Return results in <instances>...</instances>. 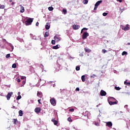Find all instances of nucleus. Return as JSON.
Returning <instances> with one entry per match:
<instances>
[{"label":"nucleus","mask_w":130,"mask_h":130,"mask_svg":"<svg viewBox=\"0 0 130 130\" xmlns=\"http://www.w3.org/2000/svg\"><path fill=\"white\" fill-rule=\"evenodd\" d=\"M54 39L56 41H60V38H59V37L55 36L54 37Z\"/></svg>","instance_id":"obj_16"},{"label":"nucleus","mask_w":130,"mask_h":130,"mask_svg":"<svg viewBox=\"0 0 130 130\" xmlns=\"http://www.w3.org/2000/svg\"><path fill=\"white\" fill-rule=\"evenodd\" d=\"M129 25L128 24H126V26L124 28V31H127L128 30H129Z\"/></svg>","instance_id":"obj_15"},{"label":"nucleus","mask_w":130,"mask_h":130,"mask_svg":"<svg viewBox=\"0 0 130 130\" xmlns=\"http://www.w3.org/2000/svg\"><path fill=\"white\" fill-rule=\"evenodd\" d=\"M69 111H70V112H74V111H75V109H74V108L70 109L69 110Z\"/></svg>","instance_id":"obj_34"},{"label":"nucleus","mask_w":130,"mask_h":130,"mask_svg":"<svg viewBox=\"0 0 130 130\" xmlns=\"http://www.w3.org/2000/svg\"><path fill=\"white\" fill-rule=\"evenodd\" d=\"M37 96H38V97H39L40 98H42V97H43V94H42V92L38 91L37 92Z\"/></svg>","instance_id":"obj_10"},{"label":"nucleus","mask_w":130,"mask_h":130,"mask_svg":"<svg viewBox=\"0 0 130 130\" xmlns=\"http://www.w3.org/2000/svg\"><path fill=\"white\" fill-rule=\"evenodd\" d=\"M101 96H106V92L103 90H102L100 92Z\"/></svg>","instance_id":"obj_9"},{"label":"nucleus","mask_w":130,"mask_h":130,"mask_svg":"<svg viewBox=\"0 0 130 130\" xmlns=\"http://www.w3.org/2000/svg\"><path fill=\"white\" fill-rule=\"evenodd\" d=\"M26 78V77H22L21 78V80H25V79Z\"/></svg>","instance_id":"obj_44"},{"label":"nucleus","mask_w":130,"mask_h":130,"mask_svg":"<svg viewBox=\"0 0 130 130\" xmlns=\"http://www.w3.org/2000/svg\"><path fill=\"white\" fill-rule=\"evenodd\" d=\"M102 3V1H99L95 3L94 5V11H96V10H97V8H98V6H99V5Z\"/></svg>","instance_id":"obj_3"},{"label":"nucleus","mask_w":130,"mask_h":130,"mask_svg":"<svg viewBox=\"0 0 130 130\" xmlns=\"http://www.w3.org/2000/svg\"><path fill=\"white\" fill-rule=\"evenodd\" d=\"M89 36V33L87 32H84L83 34L82 35V39L85 40L87 37Z\"/></svg>","instance_id":"obj_4"},{"label":"nucleus","mask_w":130,"mask_h":130,"mask_svg":"<svg viewBox=\"0 0 130 130\" xmlns=\"http://www.w3.org/2000/svg\"><path fill=\"white\" fill-rule=\"evenodd\" d=\"M121 27L122 30H124V28H125L124 26L121 25Z\"/></svg>","instance_id":"obj_42"},{"label":"nucleus","mask_w":130,"mask_h":130,"mask_svg":"<svg viewBox=\"0 0 130 130\" xmlns=\"http://www.w3.org/2000/svg\"><path fill=\"white\" fill-rule=\"evenodd\" d=\"M84 29H82V30H81V33L82 34V33H83V30Z\"/></svg>","instance_id":"obj_53"},{"label":"nucleus","mask_w":130,"mask_h":130,"mask_svg":"<svg viewBox=\"0 0 130 130\" xmlns=\"http://www.w3.org/2000/svg\"><path fill=\"white\" fill-rule=\"evenodd\" d=\"M124 84L126 86H130V82H126V80L124 81Z\"/></svg>","instance_id":"obj_24"},{"label":"nucleus","mask_w":130,"mask_h":130,"mask_svg":"<svg viewBox=\"0 0 130 130\" xmlns=\"http://www.w3.org/2000/svg\"><path fill=\"white\" fill-rule=\"evenodd\" d=\"M115 89H116L117 91H119V90H120V87H117V86H115Z\"/></svg>","instance_id":"obj_28"},{"label":"nucleus","mask_w":130,"mask_h":130,"mask_svg":"<svg viewBox=\"0 0 130 130\" xmlns=\"http://www.w3.org/2000/svg\"><path fill=\"white\" fill-rule=\"evenodd\" d=\"M12 68L13 69H16V68H17V64H16L15 63H14L12 64Z\"/></svg>","instance_id":"obj_27"},{"label":"nucleus","mask_w":130,"mask_h":130,"mask_svg":"<svg viewBox=\"0 0 130 130\" xmlns=\"http://www.w3.org/2000/svg\"><path fill=\"white\" fill-rule=\"evenodd\" d=\"M11 5H15V2H12V4H11Z\"/></svg>","instance_id":"obj_51"},{"label":"nucleus","mask_w":130,"mask_h":130,"mask_svg":"<svg viewBox=\"0 0 130 130\" xmlns=\"http://www.w3.org/2000/svg\"><path fill=\"white\" fill-rule=\"evenodd\" d=\"M95 77V75H93L92 76H91V78H94Z\"/></svg>","instance_id":"obj_48"},{"label":"nucleus","mask_w":130,"mask_h":130,"mask_svg":"<svg viewBox=\"0 0 130 130\" xmlns=\"http://www.w3.org/2000/svg\"><path fill=\"white\" fill-rule=\"evenodd\" d=\"M108 101L110 105H115L117 104V103L118 102V101L112 102V101H109V100H108Z\"/></svg>","instance_id":"obj_6"},{"label":"nucleus","mask_w":130,"mask_h":130,"mask_svg":"<svg viewBox=\"0 0 130 130\" xmlns=\"http://www.w3.org/2000/svg\"><path fill=\"white\" fill-rule=\"evenodd\" d=\"M83 3L85 5H87V4H88V0H84L83 1Z\"/></svg>","instance_id":"obj_26"},{"label":"nucleus","mask_w":130,"mask_h":130,"mask_svg":"<svg viewBox=\"0 0 130 130\" xmlns=\"http://www.w3.org/2000/svg\"><path fill=\"white\" fill-rule=\"evenodd\" d=\"M109 100V101H117V100H116V99L113 97L109 98V100Z\"/></svg>","instance_id":"obj_14"},{"label":"nucleus","mask_w":130,"mask_h":130,"mask_svg":"<svg viewBox=\"0 0 130 130\" xmlns=\"http://www.w3.org/2000/svg\"><path fill=\"white\" fill-rule=\"evenodd\" d=\"M53 49H58L59 48V45H57L56 46H54L52 47Z\"/></svg>","instance_id":"obj_20"},{"label":"nucleus","mask_w":130,"mask_h":130,"mask_svg":"<svg viewBox=\"0 0 130 130\" xmlns=\"http://www.w3.org/2000/svg\"><path fill=\"white\" fill-rule=\"evenodd\" d=\"M50 102L51 104H52V105H53V106H55V105H56V101L55 100V99H54V98H52V99H50Z\"/></svg>","instance_id":"obj_2"},{"label":"nucleus","mask_w":130,"mask_h":130,"mask_svg":"<svg viewBox=\"0 0 130 130\" xmlns=\"http://www.w3.org/2000/svg\"><path fill=\"white\" fill-rule=\"evenodd\" d=\"M107 15H108V13H105V12H104V13H103V16H104V17H106V16Z\"/></svg>","instance_id":"obj_35"},{"label":"nucleus","mask_w":130,"mask_h":130,"mask_svg":"<svg viewBox=\"0 0 130 130\" xmlns=\"http://www.w3.org/2000/svg\"><path fill=\"white\" fill-rule=\"evenodd\" d=\"M51 121L53 122L54 125H57V123H58V122L54 119H52Z\"/></svg>","instance_id":"obj_13"},{"label":"nucleus","mask_w":130,"mask_h":130,"mask_svg":"<svg viewBox=\"0 0 130 130\" xmlns=\"http://www.w3.org/2000/svg\"><path fill=\"white\" fill-rule=\"evenodd\" d=\"M95 125H96L97 126H99V123L95 122L94 123Z\"/></svg>","instance_id":"obj_40"},{"label":"nucleus","mask_w":130,"mask_h":130,"mask_svg":"<svg viewBox=\"0 0 130 130\" xmlns=\"http://www.w3.org/2000/svg\"><path fill=\"white\" fill-rule=\"evenodd\" d=\"M17 81L18 83H20L21 82V79H18Z\"/></svg>","instance_id":"obj_45"},{"label":"nucleus","mask_w":130,"mask_h":130,"mask_svg":"<svg viewBox=\"0 0 130 130\" xmlns=\"http://www.w3.org/2000/svg\"><path fill=\"white\" fill-rule=\"evenodd\" d=\"M72 28L74 30H78V29H80V25L74 24L73 25Z\"/></svg>","instance_id":"obj_7"},{"label":"nucleus","mask_w":130,"mask_h":130,"mask_svg":"<svg viewBox=\"0 0 130 130\" xmlns=\"http://www.w3.org/2000/svg\"><path fill=\"white\" fill-rule=\"evenodd\" d=\"M36 26H39V22H37L36 23Z\"/></svg>","instance_id":"obj_47"},{"label":"nucleus","mask_w":130,"mask_h":130,"mask_svg":"<svg viewBox=\"0 0 130 130\" xmlns=\"http://www.w3.org/2000/svg\"><path fill=\"white\" fill-rule=\"evenodd\" d=\"M129 44H130V43H128V45H129Z\"/></svg>","instance_id":"obj_55"},{"label":"nucleus","mask_w":130,"mask_h":130,"mask_svg":"<svg viewBox=\"0 0 130 130\" xmlns=\"http://www.w3.org/2000/svg\"><path fill=\"white\" fill-rule=\"evenodd\" d=\"M22 98V96L20 95H19L17 98H16V100H20Z\"/></svg>","instance_id":"obj_25"},{"label":"nucleus","mask_w":130,"mask_h":130,"mask_svg":"<svg viewBox=\"0 0 130 130\" xmlns=\"http://www.w3.org/2000/svg\"><path fill=\"white\" fill-rule=\"evenodd\" d=\"M68 121H71V122L73 121V120H72V119L71 118V117H69V118H68Z\"/></svg>","instance_id":"obj_39"},{"label":"nucleus","mask_w":130,"mask_h":130,"mask_svg":"<svg viewBox=\"0 0 130 130\" xmlns=\"http://www.w3.org/2000/svg\"><path fill=\"white\" fill-rule=\"evenodd\" d=\"M6 8V6L5 5H1L0 9H5Z\"/></svg>","instance_id":"obj_33"},{"label":"nucleus","mask_w":130,"mask_h":130,"mask_svg":"<svg viewBox=\"0 0 130 130\" xmlns=\"http://www.w3.org/2000/svg\"><path fill=\"white\" fill-rule=\"evenodd\" d=\"M82 29H83V30H88V28H87L86 27H84V28H82Z\"/></svg>","instance_id":"obj_50"},{"label":"nucleus","mask_w":130,"mask_h":130,"mask_svg":"<svg viewBox=\"0 0 130 130\" xmlns=\"http://www.w3.org/2000/svg\"><path fill=\"white\" fill-rule=\"evenodd\" d=\"M107 51H106V50H105V49H104L102 50V52L103 53H106Z\"/></svg>","instance_id":"obj_36"},{"label":"nucleus","mask_w":130,"mask_h":130,"mask_svg":"<svg viewBox=\"0 0 130 130\" xmlns=\"http://www.w3.org/2000/svg\"><path fill=\"white\" fill-rule=\"evenodd\" d=\"M84 50L86 52H88V53L91 52V50L89 49L88 48H85Z\"/></svg>","instance_id":"obj_17"},{"label":"nucleus","mask_w":130,"mask_h":130,"mask_svg":"<svg viewBox=\"0 0 130 130\" xmlns=\"http://www.w3.org/2000/svg\"><path fill=\"white\" fill-rule=\"evenodd\" d=\"M41 99H40V100H38V102L39 103V104H41Z\"/></svg>","instance_id":"obj_43"},{"label":"nucleus","mask_w":130,"mask_h":130,"mask_svg":"<svg viewBox=\"0 0 130 130\" xmlns=\"http://www.w3.org/2000/svg\"><path fill=\"white\" fill-rule=\"evenodd\" d=\"M20 12L24 13V12H25V8H24V7H23V6L22 5H20Z\"/></svg>","instance_id":"obj_12"},{"label":"nucleus","mask_w":130,"mask_h":130,"mask_svg":"<svg viewBox=\"0 0 130 130\" xmlns=\"http://www.w3.org/2000/svg\"><path fill=\"white\" fill-rule=\"evenodd\" d=\"M76 91H80V88L79 87L76 88Z\"/></svg>","instance_id":"obj_46"},{"label":"nucleus","mask_w":130,"mask_h":130,"mask_svg":"<svg viewBox=\"0 0 130 130\" xmlns=\"http://www.w3.org/2000/svg\"><path fill=\"white\" fill-rule=\"evenodd\" d=\"M81 80H82V82H85V81H86V78H85V75L82 76Z\"/></svg>","instance_id":"obj_22"},{"label":"nucleus","mask_w":130,"mask_h":130,"mask_svg":"<svg viewBox=\"0 0 130 130\" xmlns=\"http://www.w3.org/2000/svg\"><path fill=\"white\" fill-rule=\"evenodd\" d=\"M49 23H47L45 26V29L46 30H49V28H50V26L49 25Z\"/></svg>","instance_id":"obj_18"},{"label":"nucleus","mask_w":130,"mask_h":130,"mask_svg":"<svg viewBox=\"0 0 130 130\" xmlns=\"http://www.w3.org/2000/svg\"><path fill=\"white\" fill-rule=\"evenodd\" d=\"M48 10H49V11H53V7H49L48 8Z\"/></svg>","instance_id":"obj_29"},{"label":"nucleus","mask_w":130,"mask_h":130,"mask_svg":"<svg viewBox=\"0 0 130 130\" xmlns=\"http://www.w3.org/2000/svg\"><path fill=\"white\" fill-rule=\"evenodd\" d=\"M35 112H36V113H37V114L40 113V111H41V108H40V107H37V108H36V109H35Z\"/></svg>","instance_id":"obj_8"},{"label":"nucleus","mask_w":130,"mask_h":130,"mask_svg":"<svg viewBox=\"0 0 130 130\" xmlns=\"http://www.w3.org/2000/svg\"><path fill=\"white\" fill-rule=\"evenodd\" d=\"M76 70L77 71H80V66H76Z\"/></svg>","instance_id":"obj_32"},{"label":"nucleus","mask_w":130,"mask_h":130,"mask_svg":"<svg viewBox=\"0 0 130 130\" xmlns=\"http://www.w3.org/2000/svg\"><path fill=\"white\" fill-rule=\"evenodd\" d=\"M21 94V92H18V95H20Z\"/></svg>","instance_id":"obj_52"},{"label":"nucleus","mask_w":130,"mask_h":130,"mask_svg":"<svg viewBox=\"0 0 130 130\" xmlns=\"http://www.w3.org/2000/svg\"><path fill=\"white\" fill-rule=\"evenodd\" d=\"M12 95H13V92H10L8 93V94L6 96L7 100H9L10 99H11Z\"/></svg>","instance_id":"obj_5"},{"label":"nucleus","mask_w":130,"mask_h":130,"mask_svg":"<svg viewBox=\"0 0 130 130\" xmlns=\"http://www.w3.org/2000/svg\"><path fill=\"white\" fill-rule=\"evenodd\" d=\"M24 114V113H23V111L22 110L19 111V116H23V115Z\"/></svg>","instance_id":"obj_19"},{"label":"nucleus","mask_w":130,"mask_h":130,"mask_svg":"<svg viewBox=\"0 0 130 130\" xmlns=\"http://www.w3.org/2000/svg\"><path fill=\"white\" fill-rule=\"evenodd\" d=\"M117 2H119V3H121L122 2V0H117Z\"/></svg>","instance_id":"obj_49"},{"label":"nucleus","mask_w":130,"mask_h":130,"mask_svg":"<svg viewBox=\"0 0 130 130\" xmlns=\"http://www.w3.org/2000/svg\"><path fill=\"white\" fill-rule=\"evenodd\" d=\"M22 84L24 85L25 84H26V80H23L22 81Z\"/></svg>","instance_id":"obj_38"},{"label":"nucleus","mask_w":130,"mask_h":130,"mask_svg":"<svg viewBox=\"0 0 130 130\" xmlns=\"http://www.w3.org/2000/svg\"><path fill=\"white\" fill-rule=\"evenodd\" d=\"M10 3H12L13 2V0H9Z\"/></svg>","instance_id":"obj_54"},{"label":"nucleus","mask_w":130,"mask_h":130,"mask_svg":"<svg viewBox=\"0 0 130 130\" xmlns=\"http://www.w3.org/2000/svg\"><path fill=\"white\" fill-rule=\"evenodd\" d=\"M62 12H63V13H64V14L65 15H66V14H67V11L65 9H63Z\"/></svg>","instance_id":"obj_41"},{"label":"nucleus","mask_w":130,"mask_h":130,"mask_svg":"<svg viewBox=\"0 0 130 130\" xmlns=\"http://www.w3.org/2000/svg\"><path fill=\"white\" fill-rule=\"evenodd\" d=\"M106 126H108V127H111L112 126V122L111 121L106 122Z\"/></svg>","instance_id":"obj_11"},{"label":"nucleus","mask_w":130,"mask_h":130,"mask_svg":"<svg viewBox=\"0 0 130 130\" xmlns=\"http://www.w3.org/2000/svg\"><path fill=\"white\" fill-rule=\"evenodd\" d=\"M33 18H29L25 22V24L26 26H29V25H31L32 24V22H33Z\"/></svg>","instance_id":"obj_1"},{"label":"nucleus","mask_w":130,"mask_h":130,"mask_svg":"<svg viewBox=\"0 0 130 130\" xmlns=\"http://www.w3.org/2000/svg\"><path fill=\"white\" fill-rule=\"evenodd\" d=\"M13 122H14V124H17V123H18V119H13Z\"/></svg>","instance_id":"obj_23"},{"label":"nucleus","mask_w":130,"mask_h":130,"mask_svg":"<svg viewBox=\"0 0 130 130\" xmlns=\"http://www.w3.org/2000/svg\"><path fill=\"white\" fill-rule=\"evenodd\" d=\"M49 35V32H45V35H44V37H45V38H46V37H48Z\"/></svg>","instance_id":"obj_21"},{"label":"nucleus","mask_w":130,"mask_h":130,"mask_svg":"<svg viewBox=\"0 0 130 130\" xmlns=\"http://www.w3.org/2000/svg\"><path fill=\"white\" fill-rule=\"evenodd\" d=\"M51 43H52V44H53V45H54V44H55V40H52Z\"/></svg>","instance_id":"obj_37"},{"label":"nucleus","mask_w":130,"mask_h":130,"mask_svg":"<svg viewBox=\"0 0 130 130\" xmlns=\"http://www.w3.org/2000/svg\"><path fill=\"white\" fill-rule=\"evenodd\" d=\"M127 54V52H126V51H123L122 53V55H125Z\"/></svg>","instance_id":"obj_30"},{"label":"nucleus","mask_w":130,"mask_h":130,"mask_svg":"<svg viewBox=\"0 0 130 130\" xmlns=\"http://www.w3.org/2000/svg\"><path fill=\"white\" fill-rule=\"evenodd\" d=\"M11 57V54H8L6 56V58H9V57Z\"/></svg>","instance_id":"obj_31"}]
</instances>
